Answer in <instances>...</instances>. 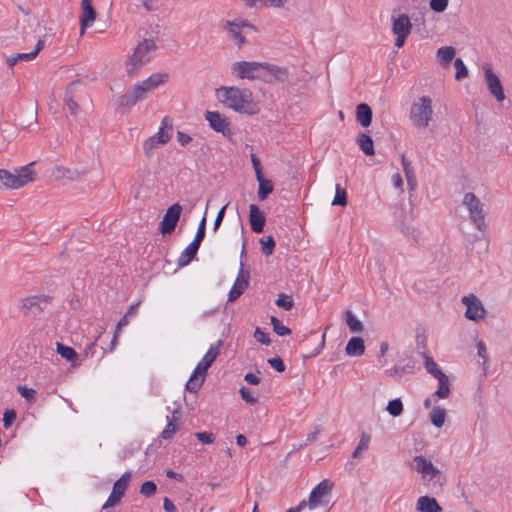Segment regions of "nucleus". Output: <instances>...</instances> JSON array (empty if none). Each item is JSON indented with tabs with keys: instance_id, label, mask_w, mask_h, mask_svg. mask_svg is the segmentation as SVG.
<instances>
[{
	"instance_id": "obj_26",
	"label": "nucleus",
	"mask_w": 512,
	"mask_h": 512,
	"mask_svg": "<svg viewBox=\"0 0 512 512\" xmlns=\"http://www.w3.org/2000/svg\"><path fill=\"white\" fill-rule=\"evenodd\" d=\"M345 352L348 356L357 357L361 356L365 352L364 341L360 337H352L348 341Z\"/></svg>"
},
{
	"instance_id": "obj_2",
	"label": "nucleus",
	"mask_w": 512,
	"mask_h": 512,
	"mask_svg": "<svg viewBox=\"0 0 512 512\" xmlns=\"http://www.w3.org/2000/svg\"><path fill=\"white\" fill-rule=\"evenodd\" d=\"M216 95L222 104L236 112L254 115L259 111V107L253 101L252 93L249 89L222 86L217 89Z\"/></svg>"
},
{
	"instance_id": "obj_63",
	"label": "nucleus",
	"mask_w": 512,
	"mask_h": 512,
	"mask_svg": "<svg viewBox=\"0 0 512 512\" xmlns=\"http://www.w3.org/2000/svg\"><path fill=\"white\" fill-rule=\"evenodd\" d=\"M401 231L408 235V236H411L413 239H417L418 235L416 233V230L413 228V227H409V226H406V225H401Z\"/></svg>"
},
{
	"instance_id": "obj_35",
	"label": "nucleus",
	"mask_w": 512,
	"mask_h": 512,
	"mask_svg": "<svg viewBox=\"0 0 512 512\" xmlns=\"http://www.w3.org/2000/svg\"><path fill=\"white\" fill-rule=\"evenodd\" d=\"M73 85H74V83H71L68 86V88L65 92L64 101H65V104L68 107L71 115L76 116L77 112L79 111V105L73 100V96L71 93V89H72Z\"/></svg>"
},
{
	"instance_id": "obj_13",
	"label": "nucleus",
	"mask_w": 512,
	"mask_h": 512,
	"mask_svg": "<svg viewBox=\"0 0 512 512\" xmlns=\"http://www.w3.org/2000/svg\"><path fill=\"white\" fill-rule=\"evenodd\" d=\"M333 488V483L324 479L319 484H317L309 495L308 505L310 508H315L320 505H326L328 503L325 498L330 494Z\"/></svg>"
},
{
	"instance_id": "obj_6",
	"label": "nucleus",
	"mask_w": 512,
	"mask_h": 512,
	"mask_svg": "<svg viewBox=\"0 0 512 512\" xmlns=\"http://www.w3.org/2000/svg\"><path fill=\"white\" fill-rule=\"evenodd\" d=\"M34 165L35 162H31L20 167L16 170V173H11L8 170L1 169L0 181L7 188L19 189L34 180L35 172L32 169Z\"/></svg>"
},
{
	"instance_id": "obj_41",
	"label": "nucleus",
	"mask_w": 512,
	"mask_h": 512,
	"mask_svg": "<svg viewBox=\"0 0 512 512\" xmlns=\"http://www.w3.org/2000/svg\"><path fill=\"white\" fill-rule=\"evenodd\" d=\"M33 59H34V57L32 56L31 52L30 53H17L15 55L7 57L6 63L10 68H12L20 61H31Z\"/></svg>"
},
{
	"instance_id": "obj_8",
	"label": "nucleus",
	"mask_w": 512,
	"mask_h": 512,
	"mask_svg": "<svg viewBox=\"0 0 512 512\" xmlns=\"http://www.w3.org/2000/svg\"><path fill=\"white\" fill-rule=\"evenodd\" d=\"M462 203L468 210L469 219L474 223L475 227L479 231H484L486 223L483 203L472 192H467L464 195Z\"/></svg>"
},
{
	"instance_id": "obj_28",
	"label": "nucleus",
	"mask_w": 512,
	"mask_h": 512,
	"mask_svg": "<svg viewBox=\"0 0 512 512\" xmlns=\"http://www.w3.org/2000/svg\"><path fill=\"white\" fill-rule=\"evenodd\" d=\"M170 140V134L168 131H164L163 127L159 128V131L144 143L145 148H153L158 144H166Z\"/></svg>"
},
{
	"instance_id": "obj_10",
	"label": "nucleus",
	"mask_w": 512,
	"mask_h": 512,
	"mask_svg": "<svg viewBox=\"0 0 512 512\" xmlns=\"http://www.w3.org/2000/svg\"><path fill=\"white\" fill-rule=\"evenodd\" d=\"M392 32L396 36L395 46L401 48L410 35L412 30V24L408 15L399 14L398 16H392Z\"/></svg>"
},
{
	"instance_id": "obj_40",
	"label": "nucleus",
	"mask_w": 512,
	"mask_h": 512,
	"mask_svg": "<svg viewBox=\"0 0 512 512\" xmlns=\"http://www.w3.org/2000/svg\"><path fill=\"white\" fill-rule=\"evenodd\" d=\"M270 321H271V325L273 327V331L278 336H285V335H289L291 333V330L288 327H286L285 325H283V323L275 316H271Z\"/></svg>"
},
{
	"instance_id": "obj_62",
	"label": "nucleus",
	"mask_w": 512,
	"mask_h": 512,
	"mask_svg": "<svg viewBox=\"0 0 512 512\" xmlns=\"http://www.w3.org/2000/svg\"><path fill=\"white\" fill-rule=\"evenodd\" d=\"M131 475L132 473L130 471H127L125 472L124 474H122V476L116 480L115 482L116 483H120L122 486H125L126 488L128 487V483L131 479Z\"/></svg>"
},
{
	"instance_id": "obj_7",
	"label": "nucleus",
	"mask_w": 512,
	"mask_h": 512,
	"mask_svg": "<svg viewBox=\"0 0 512 512\" xmlns=\"http://www.w3.org/2000/svg\"><path fill=\"white\" fill-rule=\"evenodd\" d=\"M432 100L429 96H421L413 102L410 110V119L417 128H426L432 120Z\"/></svg>"
},
{
	"instance_id": "obj_38",
	"label": "nucleus",
	"mask_w": 512,
	"mask_h": 512,
	"mask_svg": "<svg viewBox=\"0 0 512 512\" xmlns=\"http://www.w3.org/2000/svg\"><path fill=\"white\" fill-rule=\"evenodd\" d=\"M332 205L346 206L347 205V192L340 184L335 186V196Z\"/></svg>"
},
{
	"instance_id": "obj_47",
	"label": "nucleus",
	"mask_w": 512,
	"mask_h": 512,
	"mask_svg": "<svg viewBox=\"0 0 512 512\" xmlns=\"http://www.w3.org/2000/svg\"><path fill=\"white\" fill-rule=\"evenodd\" d=\"M177 429H178L177 425L172 420H170V421H168L164 430L161 432V437L164 440L171 439L173 437V435L176 433Z\"/></svg>"
},
{
	"instance_id": "obj_30",
	"label": "nucleus",
	"mask_w": 512,
	"mask_h": 512,
	"mask_svg": "<svg viewBox=\"0 0 512 512\" xmlns=\"http://www.w3.org/2000/svg\"><path fill=\"white\" fill-rule=\"evenodd\" d=\"M259 187H258V198L261 201H264L270 193L273 191V183L270 180H266L263 178V175H261V178H256Z\"/></svg>"
},
{
	"instance_id": "obj_54",
	"label": "nucleus",
	"mask_w": 512,
	"mask_h": 512,
	"mask_svg": "<svg viewBox=\"0 0 512 512\" xmlns=\"http://www.w3.org/2000/svg\"><path fill=\"white\" fill-rule=\"evenodd\" d=\"M267 362L277 372L285 371V364H284L283 360L279 356H276V357H273V358H269L267 360Z\"/></svg>"
},
{
	"instance_id": "obj_11",
	"label": "nucleus",
	"mask_w": 512,
	"mask_h": 512,
	"mask_svg": "<svg viewBox=\"0 0 512 512\" xmlns=\"http://www.w3.org/2000/svg\"><path fill=\"white\" fill-rule=\"evenodd\" d=\"M482 70L490 95L498 102H503L505 100V93L499 77L494 73L492 67L488 63H485L482 66Z\"/></svg>"
},
{
	"instance_id": "obj_31",
	"label": "nucleus",
	"mask_w": 512,
	"mask_h": 512,
	"mask_svg": "<svg viewBox=\"0 0 512 512\" xmlns=\"http://www.w3.org/2000/svg\"><path fill=\"white\" fill-rule=\"evenodd\" d=\"M455 53V48L452 46L440 47L437 50V57L441 64L447 65L452 61L453 57L455 56Z\"/></svg>"
},
{
	"instance_id": "obj_60",
	"label": "nucleus",
	"mask_w": 512,
	"mask_h": 512,
	"mask_svg": "<svg viewBox=\"0 0 512 512\" xmlns=\"http://www.w3.org/2000/svg\"><path fill=\"white\" fill-rule=\"evenodd\" d=\"M177 141L179 142L180 145L186 146L189 142L192 141V138L190 135H188L184 132L178 131L177 132Z\"/></svg>"
},
{
	"instance_id": "obj_23",
	"label": "nucleus",
	"mask_w": 512,
	"mask_h": 512,
	"mask_svg": "<svg viewBox=\"0 0 512 512\" xmlns=\"http://www.w3.org/2000/svg\"><path fill=\"white\" fill-rule=\"evenodd\" d=\"M126 489L127 488L125 486L115 482L112 492L110 493L107 501L102 506V511L106 512L108 508L118 505L121 498L124 496Z\"/></svg>"
},
{
	"instance_id": "obj_58",
	"label": "nucleus",
	"mask_w": 512,
	"mask_h": 512,
	"mask_svg": "<svg viewBox=\"0 0 512 512\" xmlns=\"http://www.w3.org/2000/svg\"><path fill=\"white\" fill-rule=\"evenodd\" d=\"M251 162H252V166H253L254 171H255L256 178H261V175H263V174H262V170H261L260 160L253 153L251 154Z\"/></svg>"
},
{
	"instance_id": "obj_25",
	"label": "nucleus",
	"mask_w": 512,
	"mask_h": 512,
	"mask_svg": "<svg viewBox=\"0 0 512 512\" xmlns=\"http://www.w3.org/2000/svg\"><path fill=\"white\" fill-rule=\"evenodd\" d=\"M372 115V109L368 104L361 103L356 107V120L362 127L370 126Z\"/></svg>"
},
{
	"instance_id": "obj_27",
	"label": "nucleus",
	"mask_w": 512,
	"mask_h": 512,
	"mask_svg": "<svg viewBox=\"0 0 512 512\" xmlns=\"http://www.w3.org/2000/svg\"><path fill=\"white\" fill-rule=\"evenodd\" d=\"M356 143L365 155L372 156L375 154L373 140L367 133H360Z\"/></svg>"
},
{
	"instance_id": "obj_53",
	"label": "nucleus",
	"mask_w": 512,
	"mask_h": 512,
	"mask_svg": "<svg viewBox=\"0 0 512 512\" xmlns=\"http://www.w3.org/2000/svg\"><path fill=\"white\" fill-rule=\"evenodd\" d=\"M194 436L203 444H212L215 441V435L211 432H196Z\"/></svg>"
},
{
	"instance_id": "obj_57",
	"label": "nucleus",
	"mask_w": 512,
	"mask_h": 512,
	"mask_svg": "<svg viewBox=\"0 0 512 512\" xmlns=\"http://www.w3.org/2000/svg\"><path fill=\"white\" fill-rule=\"evenodd\" d=\"M228 204L224 205L217 213V216L214 220V224H213V231L216 232L218 230V228L220 227L222 221H223V218L225 216V211H226V208H227Z\"/></svg>"
},
{
	"instance_id": "obj_43",
	"label": "nucleus",
	"mask_w": 512,
	"mask_h": 512,
	"mask_svg": "<svg viewBox=\"0 0 512 512\" xmlns=\"http://www.w3.org/2000/svg\"><path fill=\"white\" fill-rule=\"evenodd\" d=\"M157 491V486L153 481H145L140 487V493L144 497H151Z\"/></svg>"
},
{
	"instance_id": "obj_61",
	"label": "nucleus",
	"mask_w": 512,
	"mask_h": 512,
	"mask_svg": "<svg viewBox=\"0 0 512 512\" xmlns=\"http://www.w3.org/2000/svg\"><path fill=\"white\" fill-rule=\"evenodd\" d=\"M244 380L249 385H258L260 383V378L251 372L245 374Z\"/></svg>"
},
{
	"instance_id": "obj_5",
	"label": "nucleus",
	"mask_w": 512,
	"mask_h": 512,
	"mask_svg": "<svg viewBox=\"0 0 512 512\" xmlns=\"http://www.w3.org/2000/svg\"><path fill=\"white\" fill-rule=\"evenodd\" d=\"M156 49L153 39H144L134 49L133 54L126 63V72L129 76H135L140 68L151 59L150 53Z\"/></svg>"
},
{
	"instance_id": "obj_14",
	"label": "nucleus",
	"mask_w": 512,
	"mask_h": 512,
	"mask_svg": "<svg viewBox=\"0 0 512 512\" xmlns=\"http://www.w3.org/2000/svg\"><path fill=\"white\" fill-rule=\"evenodd\" d=\"M462 302L466 305L465 317L472 321L484 319L486 310L481 301L473 294L464 296Z\"/></svg>"
},
{
	"instance_id": "obj_20",
	"label": "nucleus",
	"mask_w": 512,
	"mask_h": 512,
	"mask_svg": "<svg viewBox=\"0 0 512 512\" xmlns=\"http://www.w3.org/2000/svg\"><path fill=\"white\" fill-rule=\"evenodd\" d=\"M249 221L253 232L261 233L263 231L266 221L265 216L255 204L249 206Z\"/></svg>"
},
{
	"instance_id": "obj_37",
	"label": "nucleus",
	"mask_w": 512,
	"mask_h": 512,
	"mask_svg": "<svg viewBox=\"0 0 512 512\" xmlns=\"http://www.w3.org/2000/svg\"><path fill=\"white\" fill-rule=\"evenodd\" d=\"M57 352L61 355V357L70 362H75L78 358L76 351L72 347L65 346L60 343H57Z\"/></svg>"
},
{
	"instance_id": "obj_52",
	"label": "nucleus",
	"mask_w": 512,
	"mask_h": 512,
	"mask_svg": "<svg viewBox=\"0 0 512 512\" xmlns=\"http://www.w3.org/2000/svg\"><path fill=\"white\" fill-rule=\"evenodd\" d=\"M17 391L27 401H32L36 395V391L34 389L28 388L26 386H17Z\"/></svg>"
},
{
	"instance_id": "obj_12",
	"label": "nucleus",
	"mask_w": 512,
	"mask_h": 512,
	"mask_svg": "<svg viewBox=\"0 0 512 512\" xmlns=\"http://www.w3.org/2000/svg\"><path fill=\"white\" fill-rule=\"evenodd\" d=\"M182 212V206L179 203L172 204L165 212L162 221L159 225V231L163 235H169L177 226L180 215Z\"/></svg>"
},
{
	"instance_id": "obj_36",
	"label": "nucleus",
	"mask_w": 512,
	"mask_h": 512,
	"mask_svg": "<svg viewBox=\"0 0 512 512\" xmlns=\"http://www.w3.org/2000/svg\"><path fill=\"white\" fill-rule=\"evenodd\" d=\"M261 251L265 256H270L274 252L276 242L273 236L269 235L260 239Z\"/></svg>"
},
{
	"instance_id": "obj_46",
	"label": "nucleus",
	"mask_w": 512,
	"mask_h": 512,
	"mask_svg": "<svg viewBox=\"0 0 512 512\" xmlns=\"http://www.w3.org/2000/svg\"><path fill=\"white\" fill-rule=\"evenodd\" d=\"M455 68H456V74L455 78L457 80H460L467 76L468 70L462 59L456 58L454 62Z\"/></svg>"
},
{
	"instance_id": "obj_4",
	"label": "nucleus",
	"mask_w": 512,
	"mask_h": 512,
	"mask_svg": "<svg viewBox=\"0 0 512 512\" xmlns=\"http://www.w3.org/2000/svg\"><path fill=\"white\" fill-rule=\"evenodd\" d=\"M223 346V341L218 340L212 344L207 352L204 354L202 359L196 365L192 372L189 380L186 382L185 388L190 392H198L203 385L208 369L211 367L217 356L220 354V350Z\"/></svg>"
},
{
	"instance_id": "obj_9",
	"label": "nucleus",
	"mask_w": 512,
	"mask_h": 512,
	"mask_svg": "<svg viewBox=\"0 0 512 512\" xmlns=\"http://www.w3.org/2000/svg\"><path fill=\"white\" fill-rule=\"evenodd\" d=\"M229 33V36L235 40L236 45L241 48L245 43V35L249 32H257V28L245 19H235L233 21H225L224 26Z\"/></svg>"
},
{
	"instance_id": "obj_32",
	"label": "nucleus",
	"mask_w": 512,
	"mask_h": 512,
	"mask_svg": "<svg viewBox=\"0 0 512 512\" xmlns=\"http://www.w3.org/2000/svg\"><path fill=\"white\" fill-rule=\"evenodd\" d=\"M370 441H371L370 435L367 434L366 432H362L360 441H359L357 447L355 448V450L353 451L352 456L354 458H360L362 456L363 452L368 449Z\"/></svg>"
},
{
	"instance_id": "obj_56",
	"label": "nucleus",
	"mask_w": 512,
	"mask_h": 512,
	"mask_svg": "<svg viewBox=\"0 0 512 512\" xmlns=\"http://www.w3.org/2000/svg\"><path fill=\"white\" fill-rule=\"evenodd\" d=\"M401 164H402L405 176L414 174V170H413L411 161L409 159H407L404 154L401 156Z\"/></svg>"
},
{
	"instance_id": "obj_33",
	"label": "nucleus",
	"mask_w": 512,
	"mask_h": 512,
	"mask_svg": "<svg viewBox=\"0 0 512 512\" xmlns=\"http://www.w3.org/2000/svg\"><path fill=\"white\" fill-rule=\"evenodd\" d=\"M445 416H446V413L443 408L435 407V408H433V410L430 413L431 423L435 427L441 428L444 425Z\"/></svg>"
},
{
	"instance_id": "obj_51",
	"label": "nucleus",
	"mask_w": 512,
	"mask_h": 512,
	"mask_svg": "<svg viewBox=\"0 0 512 512\" xmlns=\"http://www.w3.org/2000/svg\"><path fill=\"white\" fill-rule=\"evenodd\" d=\"M254 338L257 342L263 345H270L271 343L268 333L264 332L259 327H257L254 331Z\"/></svg>"
},
{
	"instance_id": "obj_3",
	"label": "nucleus",
	"mask_w": 512,
	"mask_h": 512,
	"mask_svg": "<svg viewBox=\"0 0 512 512\" xmlns=\"http://www.w3.org/2000/svg\"><path fill=\"white\" fill-rule=\"evenodd\" d=\"M169 79L167 73H153L144 81L136 83L125 94L117 99V109L124 113L126 108L136 105L138 102L144 100L147 93L164 85Z\"/></svg>"
},
{
	"instance_id": "obj_1",
	"label": "nucleus",
	"mask_w": 512,
	"mask_h": 512,
	"mask_svg": "<svg viewBox=\"0 0 512 512\" xmlns=\"http://www.w3.org/2000/svg\"><path fill=\"white\" fill-rule=\"evenodd\" d=\"M232 73L239 79L261 80L266 83L284 82L288 79V70L268 62L238 61L232 65Z\"/></svg>"
},
{
	"instance_id": "obj_18",
	"label": "nucleus",
	"mask_w": 512,
	"mask_h": 512,
	"mask_svg": "<svg viewBox=\"0 0 512 512\" xmlns=\"http://www.w3.org/2000/svg\"><path fill=\"white\" fill-rule=\"evenodd\" d=\"M48 296H29L22 300L21 310L25 314H37L49 302Z\"/></svg>"
},
{
	"instance_id": "obj_17",
	"label": "nucleus",
	"mask_w": 512,
	"mask_h": 512,
	"mask_svg": "<svg viewBox=\"0 0 512 512\" xmlns=\"http://www.w3.org/2000/svg\"><path fill=\"white\" fill-rule=\"evenodd\" d=\"M250 272L249 270H244L243 264L241 263V267L239 269L238 276L229 291L228 300L230 302L235 301L239 298L244 291L247 289L249 285Z\"/></svg>"
},
{
	"instance_id": "obj_64",
	"label": "nucleus",
	"mask_w": 512,
	"mask_h": 512,
	"mask_svg": "<svg viewBox=\"0 0 512 512\" xmlns=\"http://www.w3.org/2000/svg\"><path fill=\"white\" fill-rule=\"evenodd\" d=\"M163 508L166 512H175L176 511L175 505L168 497H165L163 500Z\"/></svg>"
},
{
	"instance_id": "obj_15",
	"label": "nucleus",
	"mask_w": 512,
	"mask_h": 512,
	"mask_svg": "<svg viewBox=\"0 0 512 512\" xmlns=\"http://www.w3.org/2000/svg\"><path fill=\"white\" fill-rule=\"evenodd\" d=\"M205 119L209 122L210 127L223 136L230 138L232 132L229 127L227 118L217 111H206Z\"/></svg>"
},
{
	"instance_id": "obj_44",
	"label": "nucleus",
	"mask_w": 512,
	"mask_h": 512,
	"mask_svg": "<svg viewBox=\"0 0 512 512\" xmlns=\"http://www.w3.org/2000/svg\"><path fill=\"white\" fill-rule=\"evenodd\" d=\"M293 304L292 297L286 294H280L276 300V305L286 311L290 310L293 307Z\"/></svg>"
},
{
	"instance_id": "obj_49",
	"label": "nucleus",
	"mask_w": 512,
	"mask_h": 512,
	"mask_svg": "<svg viewBox=\"0 0 512 512\" xmlns=\"http://www.w3.org/2000/svg\"><path fill=\"white\" fill-rule=\"evenodd\" d=\"M17 413L14 409H7L3 414V426L8 428L16 420Z\"/></svg>"
},
{
	"instance_id": "obj_48",
	"label": "nucleus",
	"mask_w": 512,
	"mask_h": 512,
	"mask_svg": "<svg viewBox=\"0 0 512 512\" xmlns=\"http://www.w3.org/2000/svg\"><path fill=\"white\" fill-rule=\"evenodd\" d=\"M449 4V0H430L429 5L431 10L436 13L444 12Z\"/></svg>"
},
{
	"instance_id": "obj_34",
	"label": "nucleus",
	"mask_w": 512,
	"mask_h": 512,
	"mask_svg": "<svg viewBox=\"0 0 512 512\" xmlns=\"http://www.w3.org/2000/svg\"><path fill=\"white\" fill-rule=\"evenodd\" d=\"M346 323L353 333H359L363 330V324L356 318L352 311H346Z\"/></svg>"
},
{
	"instance_id": "obj_39",
	"label": "nucleus",
	"mask_w": 512,
	"mask_h": 512,
	"mask_svg": "<svg viewBox=\"0 0 512 512\" xmlns=\"http://www.w3.org/2000/svg\"><path fill=\"white\" fill-rule=\"evenodd\" d=\"M386 410L392 417H398L403 412V404L400 398H395L388 402Z\"/></svg>"
},
{
	"instance_id": "obj_16",
	"label": "nucleus",
	"mask_w": 512,
	"mask_h": 512,
	"mask_svg": "<svg viewBox=\"0 0 512 512\" xmlns=\"http://www.w3.org/2000/svg\"><path fill=\"white\" fill-rule=\"evenodd\" d=\"M413 461L416 471L421 474L424 481L430 482L440 475V470L433 465L431 460L424 456H416Z\"/></svg>"
},
{
	"instance_id": "obj_29",
	"label": "nucleus",
	"mask_w": 512,
	"mask_h": 512,
	"mask_svg": "<svg viewBox=\"0 0 512 512\" xmlns=\"http://www.w3.org/2000/svg\"><path fill=\"white\" fill-rule=\"evenodd\" d=\"M438 380V389L435 395L439 398L445 399L450 395V382L448 376L444 373L442 376L436 377Z\"/></svg>"
},
{
	"instance_id": "obj_59",
	"label": "nucleus",
	"mask_w": 512,
	"mask_h": 512,
	"mask_svg": "<svg viewBox=\"0 0 512 512\" xmlns=\"http://www.w3.org/2000/svg\"><path fill=\"white\" fill-rule=\"evenodd\" d=\"M143 7L148 12H153L158 10V2L157 0H143L142 2Z\"/></svg>"
},
{
	"instance_id": "obj_22",
	"label": "nucleus",
	"mask_w": 512,
	"mask_h": 512,
	"mask_svg": "<svg viewBox=\"0 0 512 512\" xmlns=\"http://www.w3.org/2000/svg\"><path fill=\"white\" fill-rule=\"evenodd\" d=\"M414 367L415 365L412 358L407 357L389 369L388 373L391 377L400 379L404 374L413 373Z\"/></svg>"
},
{
	"instance_id": "obj_55",
	"label": "nucleus",
	"mask_w": 512,
	"mask_h": 512,
	"mask_svg": "<svg viewBox=\"0 0 512 512\" xmlns=\"http://www.w3.org/2000/svg\"><path fill=\"white\" fill-rule=\"evenodd\" d=\"M205 234H206V216H203L199 222V225H198V228H197L194 238L197 240L203 241L205 238Z\"/></svg>"
},
{
	"instance_id": "obj_19",
	"label": "nucleus",
	"mask_w": 512,
	"mask_h": 512,
	"mask_svg": "<svg viewBox=\"0 0 512 512\" xmlns=\"http://www.w3.org/2000/svg\"><path fill=\"white\" fill-rule=\"evenodd\" d=\"M81 10L82 12L80 15V30L83 34L84 30L93 24L96 18V11L92 6L91 0H82Z\"/></svg>"
},
{
	"instance_id": "obj_21",
	"label": "nucleus",
	"mask_w": 512,
	"mask_h": 512,
	"mask_svg": "<svg viewBox=\"0 0 512 512\" xmlns=\"http://www.w3.org/2000/svg\"><path fill=\"white\" fill-rule=\"evenodd\" d=\"M201 243L202 241L194 238L181 253L178 259V266L184 267L188 265L193 259H195Z\"/></svg>"
},
{
	"instance_id": "obj_45",
	"label": "nucleus",
	"mask_w": 512,
	"mask_h": 512,
	"mask_svg": "<svg viewBox=\"0 0 512 512\" xmlns=\"http://www.w3.org/2000/svg\"><path fill=\"white\" fill-rule=\"evenodd\" d=\"M239 393H240V396L241 398L247 403V404H250V405H254L258 402V397L257 396H254L250 389H248L247 387H241L239 389Z\"/></svg>"
},
{
	"instance_id": "obj_50",
	"label": "nucleus",
	"mask_w": 512,
	"mask_h": 512,
	"mask_svg": "<svg viewBox=\"0 0 512 512\" xmlns=\"http://www.w3.org/2000/svg\"><path fill=\"white\" fill-rule=\"evenodd\" d=\"M70 170L63 166H56L52 169L51 176H53L56 180H61L63 178L69 177Z\"/></svg>"
},
{
	"instance_id": "obj_24",
	"label": "nucleus",
	"mask_w": 512,
	"mask_h": 512,
	"mask_svg": "<svg viewBox=\"0 0 512 512\" xmlns=\"http://www.w3.org/2000/svg\"><path fill=\"white\" fill-rule=\"evenodd\" d=\"M417 510L419 512H441L442 508L435 498L421 496L417 500Z\"/></svg>"
},
{
	"instance_id": "obj_42",
	"label": "nucleus",
	"mask_w": 512,
	"mask_h": 512,
	"mask_svg": "<svg viewBox=\"0 0 512 512\" xmlns=\"http://www.w3.org/2000/svg\"><path fill=\"white\" fill-rule=\"evenodd\" d=\"M425 368L427 372L433 375L435 378L444 374V372L438 367L433 358L428 356L425 357Z\"/></svg>"
}]
</instances>
